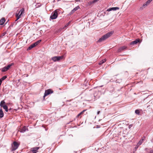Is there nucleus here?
I'll return each mask as SVG.
<instances>
[{
  "label": "nucleus",
  "instance_id": "1",
  "mask_svg": "<svg viewBox=\"0 0 153 153\" xmlns=\"http://www.w3.org/2000/svg\"><path fill=\"white\" fill-rule=\"evenodd\" d=\"M113 33L110 32L108 33L105 35L103 36L101 38H100L97 41V42H100L107 39L110 37L112 34Z\"/></svg>",
  "mask_w": 153,
  "mask_h": 153
},
{
  "label": "nucleus",
  "instance_id": "2",
  "mask_svg": "<svg viewBox=\"0 0 153 153\" xmlns=\"http://www.w3.org/2000/svg\"><path fill=\"white\" fill-rule=\"evenodd\" d=\"M24 13V9L23 8H22L18 13H16V19L15 21H17L20 18L21 15Z\"/></svg>",
  "mask_w": 153,
  "mask_h": 153
},
{
  "label": "nucleus",
  "instance_id": "3",
  "mask_svg": "<svg viewBox=\"0 0 153 153\" xmlns=\"http://www.w3.org/2000/svg\"><path fill=\"white\" fill-rule=\"evenodd\" d=\"M13 65V63H11L8 65L7 66H5L2 68L1 69V71L2 72H5L7 71Z\"/></svg>",
  "mask_w": 153,
  "mask_h": 153
},
{
  "label": "nucleus",
  "instance_id": "4",
  "mask_svg": "<svg viewBox=\"0 0 153 153\" xmlns=\"http://www.w3.org/2000/svg\"><path fill=\"white\" fill-rule=\"evenodd\" d=\"M58 15L57 12L56 11L52 13L51 15L50 16V19H56Z\"/></svg>",
  "mask_w": 153,
  "mask_h": 153
},
{
  "label": "nucleus",
  "instance_id": "5",
  "mask_svg": "<svg viewBox=\"0 0 153 153\" xmlns=\"http://www.w3.org/2000/svg\"><path fill=\"white\" fill-rule=\"evenodd\" d=\"M63 58V56H54L52 58V59L54 62L59 61L61 59H62Z\"/></svg>",
  "mask_w": 153,
  "mask_h": 153
},
{
  "label": "nucleus",
  "instance_id": "6",
  "mask_svg": "<svg viewBox=\"0 0 153 153\" xmlns=\"http://www.w3.org/2000/svg\"><path fill=\"white\" fill-rule=\"evenodd\" d=\"M151 1H147L143 4L142 7H140V10H142L143 8H145L148 5H149L151 2Z\"/></svg>",
  "mask_w": 153,
  "mask_h": 153
},
{
  "label": "nucleus",
  "instance_id": "7",
  "mask_svg": "<svg viewBox=\"0 0 153 153\" xmlns=\"http://www.w3.org/2000/svg\"><path fill=\"white\" fill-rule=\"evenodd\" d=\"M13 147L12 150H15L19 146V144L16 142H14L13 143Z\"/></svg>",
  "mask_w": 153,
  "mask_h": 153
},
{
  "label": "nucleus",
  "instance_id": "8",
  "mask_svg": "<svg viewBox=\"0 0 153 153\" xmlns=\"http://www.w3.org/2000/svg\"><path fill=\"white\" fill-rule=\"evenodd\" d=\"M39 149V147H34L31 148V151L33 153H36L38 152V150Z\"/></svg>",
  "mask_w": 153,
  "mask_h": 153
},
{
  "label": "nucleus",
  "instance_id": "9",
  "mask_svg": "<svg viewBox=\"0 0 153 153\" xmlns=\"http://www.w3.org/2000/svg\"><path fill=\"white\" fill-rule=\"evenodd\" d=\"M140 42V40L139 39H136L135 40H134L133 41H132L130 43V45H134L136 44H137V43Z\"/></svg>",
  "mask_w": 153,
  "mask_h": 153
},
{
  "label": "nucleus",
  "instance_id": "10",
  "mask_svg": "<svg viewBox=\"0 0 153 153\" xmlns=\"http://www.w3.org/2000/svg\"><path fill=\"white\" fill-rule=\"evenodd\" d=\"M89 100L94 101L95 100V96L94 95H91L89 97Z\"/></svg>",
  "mask_w": 153,
  "mask_h": 153
},
{
  "label": "nucleus",
  "instance_id": "11",
  "mask_svg": "<svg viewBox=\"0 0 153 153\" xmlns=\"http://www.w3.org/2000/svg\"><path fill=\"white\" fill-rule=\"evenodd\" d=\"M127 48L126 46H123L120 47L118 50V52H121L122 51L124 50Z\"/></svg>",
  "mask_w": 153,
  "mask_h": 153
},
{
  "label": "nucleus",
  "instance_id": "12",
  "mask_svg": "<svg viewBox=\"0 0 153 153\" xmlns=\"http://www.w3.org/2000/svg\"><path fill=\"white\" fill-rule=\"evenodd\" d=\"M26 131H28L27 128L26 126H24L23 128H22L20 131V132L22 133H24Z\"/></svg>",
  "mask_w": 153,
  "mask_h": 153
},
{
  "label": "nucleus",
  "instance_id": "13",
  "mask_svg": "<svg viewBox=\"0 0 153 153\" xmlns=\"http://www.w3.org/2000/svg\"><path fill=\"white\" fill-rule=\"evenodd\" d=\"M119 8L118 7H112L108 9L107 10V11H110L112 10H119Z\"/></svg>",
  "mask_w": 153,
  "mask_h": 153
},
{
  "label": "nucleus",
  "instance_id": "14",
  "mask_svg": "<svg viewBox=\"0 0 153 153\" xmlns=\"http://www.w3.org/2000/svg\"><path fill=\"white\" fill-rule=\"evenodd\" d=\"M5 22V18H2L0 20V25H3L4 23Z\"/></svg>",
  "mask_w": 153,
  "mask_h": 153
},
{
  "label": "nucleus",
  "instance_id": "15",
  "mask_svg": "<svg viewBox=\"0 0 153 153\" xmlns=\"http://www.w3.org/2000/svg\"><path fill=\"white\" fill-rule=\"evenodd\" d=\"M4 114L1 108H0V118L3 117L4 116Z\"/></svg>",
  "mask_w": 153,
  "mask_h": 153
},
{
  "label": "nucleus",
  "instance_id": "16",
  "mask_svg": "<svg viewBox=\"0 0 153 153\" xmlns=\"http://www.w3.org/2000/svg\"><path fill=\"white\" fill-rule=\"evenodd\" d=\"M36 46L34 43L33 44L31 45L27 49V50H31L33 48L35 47Z\"/></svg>",
  "mask_w": 153,
  "mask_h": 153
},
{
  "label": "nucleus",
  "instance_id": "17",
  "mask_svg": "<svg viewBox=\"0 0 153 153\" xmlns=\"http://www.w3.org/2000/svg\"><path fill=\"white\" fill-rule=\"evenodd\" d=\"M5 102L4 101H1L0 103V106L1 107H2V106H4V105H5Z\"/></svg>",
  "mask_w": 153,
  "mask_h": 153
},
{
  "label": "nucleus",
  "instance_id": "18",
  "mask_svg": "<svg viewBox=\"0 0 153 153\" xmlns=\"http://www.w3.org/2000/svg\"><path fill=\"white\" fill-rule=\"evenodd\" d=\"M106 61V59H104L102 60L101 61H100L99 63V64L100 65H101L103 63L105 62Z\"/></svg>",
  "mask_w": 153,
  "mask_h": 153
},
{
  "label": "nucleus",
  "instance_id": "19",
  "mask_svg": "<svg viewBox=\"0 0 153 153\" xmlns=\"http://www.w3.org/2000/svg\"><path fill=\"white\" fill-rule=\"evenodd\" d=\"M2 107L6 111H8V107L7 105H4V106H2Z\"/></svg>",
  "mask_w": 153,
  "mask_h": 153
},
{
  "label": "nucleus",
  "instance_id": "20",
  "mask_svg": "<svg viewBox=\"0 0 153 153\" xmlns=\"http://www.w3.org/2000/svg\"><path fill=\"white\" fill-rule=\"evenodd\" d=\"M48 95V90H46L45 91L44 95L43 97V98L44 99L45 97L47 96Z\"/></svg>",
  "mask_w": 153,
  "mask_h": 153
},
{
  "label": "nucleus",
  "instance_id": "21",
  "mask_svg": "<svg viewBox=\"0 0 153 153\" xmlns=\"http://www.w3.org/2000/svg\"><path fill=\"white\" fill-rule=\"evenodd\" d=\"M143 140H140L139 141V142H138V143H137V146H140V145H141L142 144V143L143 142Z\"/></svg>",
  "mask_w": 153,
  "mask_h": 153
},
{
  "label": "nucleus",
  "instance_id": "22",
  "mask_svg": "<svg viewBox=\"0 0 153 153\" xmlns=\"http://www.w3.org/2000/svg\"><path fill=\"white\" fill-rule=\"evenodd\" d=\"M41 41V40H39L35 42L34 43V44L35 45V46L37 45Z\"/></svg>",
  "mask_w": 153,
  "mask_h": 153
},
{
  "label": "nucleus",
  "instance_id": "23",
  "mask_svg": "<svg viewBox=\"0 0 153 153\" xmlns=\"http://www.w3.org/2000/svg\"><path fill=\"white\" fill-rule=\"evenodd\" d=\"M7 77L6 76H4L3 77H2L0 79V80H1L2 81L4 80V79H5Z\"/></svg>",
  "mask_w": 153,
  "mask_h": 153
},
{
  "label": "nucleus",
  "instance_id": "24",
  "mask_svg": "<svg viewBox=\"0 0 153 153\" xmlns=\"http://www.w3.org/2000/svg\"><path fill=\"white\" fill-rule=\"evenodd\" d=\"M53 91L51 89H48V94L52 93Z\"/></svg>",
  "mask_w": 153,
  "mask_h": 153
},
{
  "label": "nucleus",
  "instance_id": "25",
  "mask_svg": "<svg viewBox=\"0 0 153 153\" xmlns=\"http://www.w3.org/2000/svg\"><path fill=\"white\" fill-rule=\"evenodd\" d=\"M79 8V6H77L74 8L73 10L75 11L78 10V9Z\"/></svg>",
  "mask_w": 153,
  "mask_h": 153
},
{
  "label": "nucleus",
  "instance_id": "26",
  "mask_svg": "<svg viewBox=\"0 0 153 153\" xmlns=\"http://www.w3.org/2000/svg\"><path fill=\"white\" fill-rule=\"evenodd\" d=\"M135 113L137 114H139L140 111L139 110L137 109L135 111Z\"/></svg>",
  "mask_w": 153,
  "mask_h": 153
},
{
  "label": "nucleus",
  "instance_id": "27",
  "mask_svg": "<svg viewBox=\"0 0 153 153\" xmlns=\"http://www.w3.org/2000/svg\"><path fill=\"white\" fill-rule=\"evenodd\" d=\"M41 4L39 3H38L35 5L36 7V8L39 7H40L41 6Z\"/></svg>",
  "mask_w": 153,
  "mask_h": 153
},
{
  "label": "nucleus",
  "instance_id": "28",
  "mask_svg": "<svg viewBox=\"0 0 153 153\" xmlns=\"http://www.w3.org/2000/svg\"><path fill=\"white\" fill-rule=\"evenodd\" d=\"M75 12V11H74V10L73 9V10H72L71 11V12L70 13V14H70V15H71V14H73V13H74Z\"/></svg>",
  "mask_w": 153,
  "mask_h": 153
},
{
  "label": "nucleus",
  "instance_id": "29",
  "mask_svg": "<svg viewBox=\"0 0 153 153\" xmlns=\"http://www.w3.org/2000/svg\"><path fill=\"white\" fill-rule=\"evenodd\" d=\"M75 12V11H74V10L73 9V10H72L71 11V12L70 13V14H70V15H71V14H73V13H74Z\"/></svg>",
  "mask_w": 153,
  "mask_h": 153
},
{
  "label": "nucleus",
  "instance_id": "30",
  "mask_svg": "<svg viewBox=\"0 0 153 153\" xmlns=\"http://www.w3.org/2000/svg\"><path fill=\"white\" fill-rule=\"evenodd\" d=\"M86 110H83V111H82V112H81L80 113V114H81V115H82L83 114L84 112Z\"/></svg>",
  "mask_w": 153,
  "mask_h": 153
},
{
  "label": "nucleus",
  "instance_id": "31",
  "mask_svg": "<svg viewBox=\"0 0 153 153\" xmlns=\"http://www.w3.org/2000/svg\"><path fill=\"white\" fill-rule=\"evenodd\" d=\"M145 138V136H143V137H142L141 140H143V141L144 140Z\"/></svg>",
  "mask_w": 153,
  "mask_h": 153
},
{
  "label": "nucleus",
  "instance_id": "32",
  "mask_svg": "<svg viewBox=\"0 0 153 153\" xmlns=\"http://www.w3.org/2000/svg\"><path fill=\"white\" fill-rule=\"evenodd\" d=\"M95 1V0H94L93 1H92V3H91V4L92 3H93L95 2H96V1Z\"/></svg>",
  "mask_w": 153,
  "mask_h": 153
},
{
  "label": "nucleus",
  "instance_id": "33",
  "mask_svg": "<svg viewBox=\"0 0 153 153\" xmlns=\"http://www.w3.org/2000/svg\"><path fill=\"white\" fill-rule=\"evenodd\" d=\"M100 111H98L97 112V114H100Z\"/></svg>",
  "mask_w": 153,
  "mask_h": 153
},
{
  "label": "nucleus",
  "instance_id": "34",
  "mask_svg": "<svg viewBox=\"0 0 153 153\" xmlns=\"http://www.w3.org/2000/svg\"><path fill=\"white\" fill-rule=\"evenodd\" d=\"M81 115V114H80V113L79 114H78V115H77V117H79V116L80 115Z\"/></svg>",
  "mask_w": 153,
  "mask_h": 153
},
{
  "label": "nucleus",
  "instance_id": "35",
  "mask_svg": "<svg viewBox=\"0 0 153 153\" xmlns=\"http://www.w3.org/2000/svg\"><path fill=\"white\" fill-rule=\"evenodd\" d=\"M2 81L0 80V86L1 85Z\"/></svg>",
  "mask_w": 153,
  "mask_h": 153
},
{
  "label": "nucleus",
  "instance_id": "36",
  "mask_svg": "<svg viewBox=\"0 0 153 153\" xmlns=\"http://www.w3.org/2000/svg\"><path fill=\"white\" fill-rule=\"evenodd\" d=\"M69 22L67 24L65 25V26L66 27L69 24Z\"/></svg>",
  "mask_w": 153,
  "mask_h": 153
},
{
  "label": "nucleus",
  "instance_id": "37",
  "mask_svg": "<svg viewBox=\"0 0 153 153\" xmlns=\"http://www.w3.org/2000/svg\"><path fill=\"white\" fill-rule=\"evenodd\" d=\"M5 35V33H3L2 34V36H4Z\"/></svg>",
  "mask_w": 153,
  "mask_h": 153
}]
</instances>
